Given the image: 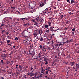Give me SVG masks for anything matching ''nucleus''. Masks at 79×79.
Segmentation results:
<instances>
[{"mask_svg":"<svg viewBox=\"0 0 79 79\" xmlns=\"http://www.w3.org/2000/svg\"><path fill=\"white\" fill-rule=\"evenodd\" d=\"M70 40L69 41V42H73V40L72 39H70Z\"/></svg>","mask_w":79,"mask_h":79,"instance_id":"7c9ffc66","label":"nucleus"},{"mask_svg":"<svg viewBox=\"0 0 79 79\" xmlns=\"http://www.w3.org/2000/svg\"><path fill=\"white\" fill-rule=\"evenodd\" d=\"M29 54L30 55H31V56H34V55L35 54V52L33 51H32V49H31L29 51Z\"/></svg>","mask_w":79,"mask_h":79,"instance_id":"f257e3e1","label":"nucleus"},{"mask_svg":"<svg viewBox=\"0 0 79 79\" xmlns=\"http://www.w3.org/2000/svg\"><path fill=\"white\" fill-rule=\"evenodd\" d=\"M45 63V64H48V61H46Z\"/></svg>","mask_w":79,"mask_h":79,"instance_id":"4c0bfd02","label":"nucleus"},{"mask_svg":"<svg viewBox=\"0 0 79 79\" xmlns=\"http://www.w3.org/2000/svg\"><path fill=\"white\" fill-rule=\"evenodd\" d=\"M40 41H42L43 40V38L42 37H41V38H40Z\"/></svg>","mask_w":79,"mask_h":79,"instance_id":"f704fd0d","label":"nucleus"},{"mask_svg":"<svg viewBox=\"0 0 79 79\" xmlns=\"http://www.w3.org/2000/svg\"><path fill=\"white\" fill-rule=\"evenodd\" d=\"M71 3H75V2L73 0H71Z\"/></svg>","mask_w":79,"mask_h":79,"instance_id":"c756f323","label":"nucleus"},{"mask_svg":"<svg viewBox=\"0 0 79 79\" xmlns=\"http://www.w3.org/2000/svg\"><path fill=\"white\" fill-rule=\"evenodd\" d=\"M40 47V48H41L42 49V48H43V47H42V45H40L39 46Z\"/></svg>","mask_w":79,"mask_h":79,"instance_id":"a19ab883","label":"nucleus"},{"mask_svg":"<svg viewBox=\"0 0 79 79\" xmlns=\"http://www.w3.org/2000/svg\"><path fill=\"white\" fill-rule=\"evenodd\" d=\"M54 9H55V10H56V7L55 6H54Z\"/></svg>","mask_w":79,"mask_h":79,"instance_id":"69168bd1","label":"nucleus"},{"mask_svg":"<svg viewBox=\"0 0 79 79\" xmlns=\"http://www.w3.org/2000/svg\"><path fill=\"white\" fill-rule=\"evenodd\" d=\"M40 22H42V23H43L44 21V20L43 19H40L39 21Z\"/></svg>","mask_w":79,"mask_h":79,"instance_id":"f3484780","label":"nucleus"},{"mask_svg":"<svg viewBox=\"0 0 79 79\" xmlns=\"http://www.w3.org/2000/svg\"><path fill=\"white\" fill-rule=\"evenodd\" d=\"M33 10V12H35V11H36V10H35V9H34V10Z\"/></svg>","mask_w":79,"mask_h":79,"instance_id":"37998d69","label":"nucleus"},{"mask_svg":"<svg viewBox=\"0 0 79 79\" xmlns=\"http://www.w3.org/2000/svg\"><path fill=\"white\" fill-rule=\"evenodd\" d=\"M55 46H56V47H58V44H56L55 45Z\"/></svg>","mask_w":79,"mask_h":79,"instance_id":"a18cd8bd","label":"nucleus"},{"mask_svg":"<svg viewBox=\"0 0 79 79\" xmlns=\"http://www.w3.org/2000/svg\"><path fill=\"white\" fill-rule=\"evenodd\" d=\"M23 33L24 37H26L28 36L26 35V34H27V31H23Z\"/></svg>","mask_w":79,"mask_h":79,"instance_id":"20e7f679","label":"nucleus"},{"mask_svg":"<svg viewBox=\"0 0 79 79\" xmlns=\"http://www.w3.org/2000/svg\"><path fill=\"white\" fill-rule=\"evenodd\" d=\"M50 67H49L48 68L46 69L47 71H49V70H50Z\"/></svg>","mask_w":79,"mask_h":79,"instance_id":"412c9836","label":"nucleus"},{"mask_svg":"<svg viewBox=\"0 0 79 79\" xmlns=\"http://www.w3.org/2000/svg\"><path fill=\"white\" fill-rule=\"evenodd\" d=\"M43 49H44V50L46 49V48H45V46H43Z\"/></svg>","mask_w":79,"mask_h":79,"instance_id":"473e14b6","label":"nucleus"},{"mask_svg":"<svg viewBox=\"0 0 79 79\" xmlns=\"http://www.w3.org/2000/svg\"><path fill=\"white\" fill-rule=\"evenodd\" d=\"M34 75H35V76L37 75V73H36L35 74H34Z\"/></svg>","mask_w":79,"mask_h":79,"instance_id":"bf43d9fd","label":"nucleus"},{"mask_svg":"<svg viewBox=\"0 0 79 79\" xmlns=\"http://www.w3.org/2000/svg\"><path fill=\"white\" fill-rule=\"evenodd\" d=\"M34 32L36 34L39 35L40 34L39 30L37 29H36L35 31Z\"/></svg>","mask_w":79,"mask_h":79,"instance_id":"39448f33","label":"nucleus"},{"mask_svg":"<svg viewBox=\"0 0 79 79\" xmlns=\"http://www.w3.org/2000/svg\"><path fill=\"white\" fill-rule=\"evenodd\" d=\"M38 55H39V56H40V55H41V53H38Z\"/></svg>","mask_w":79,"mask_h":79,"instance_id":"4d7b16f0","label":"nucleus"},{"mask_svg":"<svg viewBox=\"0 0 79 79\" xmlns=\"http://www.w3.org/2000/svg\"><path fill=\"white\" fill-rule=\"evenodd\" d=\"M51 24H52V23H51V22H48V24L49 25V26H51Z\"/></svg>","mask_w":79,"mask_h":79,"instance_id":"5701e85b","label":"nucleus"},{"mask_svg":"<svg viewBox=\"0 0 79 79\" xmlns=\"http://www.w3.org/2000/svg\"><path fill=\"white\" fill-rule=\"evenodd\" d=\"M38 57H39V58H40V59H39V60L40 61H41V58H40V56H37Z\"/></svg>","mask_w":79,"mask_h":79,"instance_id":"393cba45","label":"nucleus"},{"mask_svg":"<svg viewBox=\"0 0 79 79\" xmlns=\"http://www.w3.org/2000/svg\"><path fill=\"white\" fill-rule=\"evenodd\" d=\"M60 17H61V19H63V15H61L60 16Z\"/></svg>","mask_w":79,"mask_h":79,"instance_id":"2f4dec72","label":"nucleus"},{"mask_svg":"<svg viewBox=\"0 0 79 79\" xmlns=\"http://www.w3.org/2000/svg\"><path fill=\"white\" fill-rule=\"evenodd\" d=\"M7 21V23H10V21H8V20H6Z\"/></svg>","mask_w":79,"mask_h":79,"instance_id":"774afa93","label":"nucleus"},{"mask_svg":"<svg viewBox=\"0 0 79 79\" xmlns=\"http://www.w3.org/2000/svg\"><path fill=\"white\" fill-rule=\"evenodd\" d=\"M75 28H73V29H72V31H75Z\"/></svg>","mask_w":79,"mask_h":79,"instance_id":"c03bdc74","label":"nucleus"},{"mask_svg":"<svg viewBox=\"0 0 79 79\" xmlns=\"http://www.w3.org/2000/svg\"><path fill=\"white\" fill-rule=\"evenodd\" d=\"M40 20V19H39V16H37L36 18H35V21H39V20Z\"/></svg>","mask_w":79,"mask_h":79,"instance_id":"9b49d317","label":"nucleus"},{"mask_svg":"<svg viewBox=\"0 0 79 79\" xmlns=\"http://www.w3.org/2000/svg\"><path fill=\"white\" fill-rule=\"evenodd\" d=\"M27 74H28L29 76H30V77H32V76H34V73L32 72L29 73L28 72L27 73Z\"/></svg>","mask_w":79,"mask_h":79,"instance_id":"f03ea898","label":"nucleus"},{"mask_svg":"<svg viewBox=\"0 0 79 79\" xmlns=\"http://www.w3.org/2000/svg\"><path fill=\"white\" fill-rule=\"evenodd\" d=\"M49 7L48 8V10H49V11H50V10H51V7Z\"/></svg>","mask_w":79,"mask_h":79,"instance_id":"cd10ccee","label":"nucleus"},{"mask_svg":"<svg viewBox=\"0 0 79 79\" xmlns=\"http://www.w3.org/2000/svg\"><path fill=\"white\" fill-rule=\"evenodd\" d=\"M44 26L45 28L47 29V28H48V25H44Z\"/></svg>","mask_w":79,"mask_h":79,"instance_id":"6ab92c4d","label":"nucleus"},{"mask_svg":"<svg viewBox=\"0 0 79 79\" xmlns=\"http://www.w3.org/2000/svg\"><path fill=\"white\" fill-rule=\"evenodd\" d=\"M58 57V56H55V58H57V57Z\"/></svg>","mask_w":79,"mask_h":79,"instance_id":"13d9d810","label":"nucleus"},{"mask_svg":"<svg viewBox=\"0 0 79 79\" xmlns=\"http://www.w3.org/2000/svg\"><path fill=\"white\" fill-rule=\"evenodd\" d=\"M7 19V18H5L3 19V21L5 22L6 21V20Z\"/></svg>","mask_w":79,"mask_h":79,"instance_id":"4be33fe9","label":"nucleus"},{"mask_svg":"<svg viewBox=\"0 0 79 79\" xmlns=\"http://www.w3.org/2000/svg\"><path fill=\"white\" fill-rule=\"evenodd\" d=\"M17 21H19V19L18 18H16Z\"/></svg>","mask_w":79,"mask_h":79,"instance_id":"ea45409f","label":"nucleus"},{"mask_svg":"<svg viewBox=\"0 0 79 79\" xmlns=\"http://www.w3.org/2000/svg\"><path fill=\"white\" fill-rule=\"evenodd\" d=\"M68 42H69V41L68 40H67V41L64 42V43H68Z\"/></svg>","mask_w":79,"mask_h":79,"instance_id":"3c124183","label":"nucleus"},{"mask_svg":"<svg viewBox=\"0 0 79 79\" xmlns=\"http://www.w3.org/2000/svg\"><path fill=\"white\" fill-rule=\"evenodd\" d=\"M15 7L11 6V9H12V10H13V9H15Z\"/></svg>","mask_w":79,"mask_h":79,"instance_id":"c9c22d12","label":"nucleus"},{"mask_svg":"<svg viewBox=\"0 0 79 79\" xmlns=\"http://www.w3.org/2000/svg\"><path fill=\"white\" fill-rule=\"evenodd\" d=\"M9 12L8 11H6L5 12H4V14H7V13H9Z\"/></svg>","mask_w":79,"mask_h":79,"instance_id":"a878e982","label":"nucleus"},{"mask_svg":"<svg viewBox=\"0 0 79 79\" xmlns=\"http://www.w3.org/2000/svg\"><path fill=\"white\" fill-rule=\"evenodd\" d=\"M3 60H1V63H3Z\"/></svg>","mask_w":79,"mask_h":79,"instance_id":"0e129e2a","label":"nucleus"},{"mask_svg":"<svg viewBox=\"0 0 79 79\" xmlns=\"http://www.w3.org/2000/svg\"><path fill=\"white\" fill-rule=\"evenodd\" d=\"M52 32L55 33V30L53 29V30L52 31Z\"/></svg>","mask_w":79,"mask_h":79,"instance_id":"79ce46f5","label":"nucleus"},{"mask_svg":"<svg viewBox=\"0 0 79 79\" xmlns=\"http://www.w3.org/2000/svg\"><path fill=\"white\" fill-rule=\"evenodd\" d=\"M37 35H38L34 32V33H33L34 37H37Z\"/></svg>","mask_w":79,"mask_h":79,"instance_id":"4468645a","label":"nucleus"},{"mask_svg":"<svg viewBox=\"0 0 79 79\" xmlns=\"http://www.w3.org/2000/svg\"><path fill=\"white\" fill-rule=\"evenodd\" d=\"M23 19H26V20H29V19L28 18H23Z\"/></svg>","mask_w":79,"mask_h":79,"instance_id":"72a5a7b5","label":"nucleus"},{"mask_svg":"<svg viewBox=\"0 0 79 79\" xmlns=\"http://www.w3.org/2000/svg\"><path fill=\"white\" fill-rule=\"evenodd\" d=\"M53 29V27H50V31H52Z\"/></svg>","mask_w":79,"mask_h":79,"instance_id":"a211bd4d","label":"nucleus"},{"mask_svg":"<svg viewBox=\"0 0 79 79\" xmlns=\"http://www.w3.org/2000/svg\"><path fill=\"white\" fill-rule=\"evenodd\" d=\"M48 11V8H46L45 10L44 11H43L42 13H43V15H45V13H46V11Z\"/></svg>","mask_w":79,"mask_h":79,"instance_id":"0eeeda50","label":"nucleus"},{"mask_svg":"<svg viewBox=\"0 0 79 79\" xmlns=\"http://www.w3.org/2000/svg\"><path fill=\"white\" fill-rule=\"evenodd\" d=\"M21 19L23 21H25V19H24V18H21Z\"/></svg>","mask_w":79,"mask_h":79,"instance_id":"864d4df0","label":"nucleus"},{"mask_svg":"<svg viewBox=\"0 0 79 79\" xmlns=\"http://www.w3.org/2000/svg\"><path fill=\"white\" fill-rule=\"evenodd\" d=\"M50 28H47L46 29L45 32H46V33H49V32H50Z\"/></svg>","mask_w":79,"mask_h":79,"instance_id":"6e6552de","label":"nucleus"},{"mask_svg":"<svg viewBox=\"0 0 79 79\" xmlns=\"http://www.w3.org/2000/svg\"><path fill=\"white\" fill-rule=\"evenodd\" d=\"M32 22H33L34 23V25H35V26H36L37 27H39V25L37 24V21H35L34 20H32Z\"/></svg>","mask_w":79,"mask_h":79,"instance_id":"7ed1b4c3","label":"nucleus"},{"mask_svg":"<svg viewBox=\"0 0 79 79\" xmlns=\"http://www.w3.org/2000/svg\"><path fill=\"white\" fill-rule=\"evenodd\" d=\"M2 33H3V32H5V31L3 30H2Z\"/></svg>","mask_w":79,"mask_h":79,"instance_id":"5fc2aeb1","label":"nucleus"},{"mask_svg":"<svg viewBox=\"0 0 79 79\" xmlns=\"http://www.w3.org/2000/svg\"><path fill=\"white\" fill-rule=\"evenodd\" d=\"M3 55L4 56H2V59H5V58L7 56V55L5 54H4Z\"/></svg>","mask_w":79,"mask_h":79,"instance_id":"ddd939ff","label":"nucleus"},{"mask_svg":"<svg viewBox=\"0 0 79 79\" xmlns=\"http://www.w3.org/2000/svg\"><path fill=\"white\" fill-rule=\"evenodd\" d=\"M31 70H32L33 69V68H32V67H31Z\"/></svg>","mask_w":79,"mask_h":79,"instance_id":"6e6d98bb","label":"nucleus"},{"mask_svg":"<svg viewBox=\"0 0 79 79\" xmlns=\"http://www.w3.org/2000/svg\"><path fill=\"white\" fill-rule=\"evenodd\" d=\"M69 15H73V13H71V12H70L69 13Z\"/></svg>","mask_w":79,"mask_h":79,"instance_id":"09e8293b","label":"nucleus"},{"mask_svg":"<svg viewBox=\"0 0 79 79\" xmlns=\"http://www.w3.org/2000/svg\"><path fill=\"white\" fill-rule=\"evenodd\" d=\"M33 3L34 5H35V4H36V2H35V1H33Z\"/></svg>","mask_w":79,"mask_h":79,"instance_id":"e433bc0d","label":"nucleus"},{"mask_svg":"<svg viewBox=\"0 0 79 79\" xmlns=\"http://www.w3.org/2000/svg\"><path fill=\"white\" fill-rule=\"evenodd\" d=\"M2 27H1V26H0V29H2Z\"/></svg>","mask_w":79,"mask_h":79,"instance_id":"338daca9","label":"nucleus"},{"mask_svg":"<svg viewBox=\"0 0 79 79\" xmlns=\"http://www.w3.org/2000/svg\"><path fill=\"white\" fill-rule=\"evenodd\" d=\"M39 32H40V36H41V34H43V31H42V30L40 29L39 30Z\"/></svg>","mask_w":79,"mask_h":79,"instance_id":"1a4fd4ad","label":"nucleus"},{"mask_svg":"<svg viewBox=\"0 0 79 79\" xmlns=\"http://www.w3.org/2000/svg\"><path fill=\"white\" fill-rule=\"evenodd\" d=\"M43 74L42 73H41L40 74V75L39 76V77H42V76H43Z\"/></svg>","mask_w":79,"mask_h":79,"instance_id":"c85d7f7f","label":"nucleus"},{"mask_svg":"<svg viewBox=\"0 0 79 79\" xmlns=\"http://www.w3.org/2000/svg\"><path fill=\"white\" fill-rule=\"evenodd\" d=\"M74 64H75V62H71L70 63L69 65H70V66H73V65H74Z\"/></svg>","mask_w":79,"mask_h":79,"instance_id":"f8f14e48","label":"nucleus"},{"mask_svg":"<svg viewBox=\"0 0 79 79\" xmlns=\"http://www.w3.org/2000/svg\"><path fill=\"white\" fill-rule=\"evenodd\" d=\"M48 71H46V74H48Z\"/></svg>","mask_w":79,"mask_h":79,"instance_id":"052dcab7","label":"nucleus"},{"mask_svg":"<svg viewBox=\"0 0 79 79\" xmlns=\"http://www.w3.org/2000/svg\"><path fill=\"white\" fill-rule=\"evenodd\" d=\"M76 67L77 68L76 69H78V68H79V63L78 64H76Z\"/></svg>","mask_w":79,"mask_h":79,"instance_id":"dca6fc26","label":"nucleus"},{"mask_svg":"<svg viewBox=\"0 0 79 79\" xmlns=\"http://www.w3.org/2000/svg\"><path fill=\"white\" fill-rule=\"evenodd\" d=\"M15 40H18V38H17V37H16L15 38Z\"/></svg>","mask_w":79,"mask_h":79,"instance_id":"49530a36","label":"nucleus"},{"mask_svg":"<svg viewBox=\"0 0 79 79\" xmlns=\"http://www.w3.org/2000/svg\"><path fill=\"white\" fill-rule=\"evenodd\" d=\"M29 23H27L26 24H23V26H24V27H26V26H29Z\"/></svg>","mask_w":79,"mask_h":79,"instance_id":"2eb2a0df","label":"nucleus"},{"mask_svg":"<svg viewBox=\"0 0 79 79\" xmlns=\"http://www.w3.org/2000/svg\"><path fill=\"white\" fill-rule=\"evenodd\" d=\"M5 24H4L3 23H2L1 26V27H2V26H3Z\"/></svg>","mask_w":79,"mask_h":79,"instance_id":"603ef678","label":"nucleus"},{"mask_svg":"<svg viewBox=\"0 0 79 79\" xmlns=\"http://www.w3.org/2000/svg\"><path fill=\"white\" fill-rule=\"evenodd\" d=\"M55 28H56V29H57V30H60V28H59L58 27H57V28H56L55 27Z\"/></svg>","mask_w":79,"mask_h":79,"instance_id":"8fccbe9b","label":"nucleus"},{"mask_svg":"<svg viewBox=\"0 0 79 79\" xmlns=\"http://www.w3.org/2000/svg\"><path fill=\"white\" fill-rule=\"evenodd\" d=\"M41 71H44V69H43V68H42Z\"/></svg>","mask_w":79,"mask_h":79,"instance_id":"e2e57ef3","label":"nucleus"},{"mask_svg":"<svg viewBox=\"0 0 79 79\" xmlns=\"http://www.w3.org/2000/svg\"><path fill=\"white\" fill-rule=\"evenodd\" d=\"M44 61H47V58L46 57H44Z\"/></svg>","mask_w":79,"mask_h":79,"instance_id":"b1692460","label":"nucleus"},{"mask_svg":"<svg viewBox=\"0 0 79 79\" xmlns=\"http://www.w3.org/2000/svg\"><path fill=\"white\" fill-rule=\"evenodd\" d=\"M10 42V40H8L7 41V43L8 44H9Z\"/></svg>","mask_w":79,"mask_h":79,"instance_id":"bb28decb","label":"nucleus"},{"mask_svg":"<svg viewBox=\"0 0 79 79\" xmlns=\"http://www.w3.org/2000/svg\"><path fill=\"white\" fill-rule=\"evenodd\" d=\"M9 19H10V23H11V22H12V20H13L14 22L16 21V19H15V18H12L10 17V18H9Z\"/></svg>","mask_w":79,"mask_h":79,"instance_id":"423d86ee","label":"nucleus"},{"mask_svg":"<svg viewBox=\"0 0 79 79\" xmlns=\"http://www.w3.org/2000/svg\"><path fill=\"white\" fill-rule=\"evenodd\" d=\"M46 3H44V2H42L41 3V4H40V7H42V6H44V5H45Z\"/></svg>","mask_w":79,"mask_h":79,"instance_id":"9d476101","label":"nucleus"},{"mask_svg":"<svg viewBox=\"0 0 79 79\" xmlns=\"http://www.w3.org/2000/svg\"><path fill=\"white\" fill-rule=\"evenodd\" d=\"M29 29H33V27H29Z\"/></svg>","mask_w":79,"mask_h":79,"instance_id":"58836bf2","label":"nucleus"},{"mask_svg":"<svg viewBox=\"0 0 79 79\" xmlns=\"http://www.w3.org/2000/svg\"><path fill=\"white\" fill-rule=\"evenodd\" d=\"M19 68L20 70H22V69H23V68H22V67H19Z\"/></svg>","mask_w":79,"mask_h":79,"instance_id":"de8ad7c7","label":"nucleus"},{"mask_svg":"<svg viewBox=\"0 0 79 79\" xmlns=\"http://www.w3.org/2000/svg\"><path fill=\"white\" fill-rule=\"evenodd\" d=\"M72 35H74V32H72Z\"/></svg>","mask_w":79,"mask_h":79,"instance_id":"680f3d73","label":"nucleus"},{"mask_svg":"<svg viewBox=\"0 0 79 79\" xmlns=\"http://www.w3.org/2000/svg\"><path fill=\"white\" fill-rule=\"evenodd\" d=\"M23 42L24 43H25L26 44H27V40H23Z\"/></svg>","mask_w":79,"mask_h":79,"instance_id":"aec40b11","label":"nucleus"}]
</instances>
